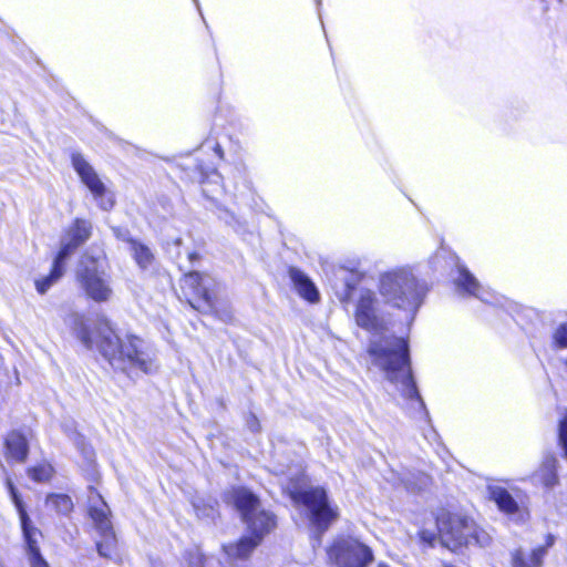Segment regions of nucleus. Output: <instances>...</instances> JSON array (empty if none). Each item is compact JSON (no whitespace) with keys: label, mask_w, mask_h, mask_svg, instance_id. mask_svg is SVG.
Returning a JSON list of instances; mask_svg holds the SVG:
<instances>
[{"label":"nucleus","mask_w":567,"mask_h":567,"mask_svg":"<svg viewBox=\"0 0 567 567\" xmlns=\"http://www.w3.org/2000/svg\"><path fill=\"white\" fill-rule=\"evenodd\" d=\"M553 343L557 349H567V324H560L553 333Z\"/></svg>","instance_id":"a878e982"},{"label":"nucleus","mask_w":567,"mask_h":567,"mask_svg":"<svg viewBox=\"0 0 567 567\" xmlns=\"http://www.w3.org/2000/svg\"><path fill=\"white\" fill-rule=\"evenodd\" d=\"M182 287L194 295V300H189L194 309L217 312L220 284L214 277L208 274L190 271L185 275Z\"/></svg>","instance_id":"1a4fd4ad"},{"label":"nucleus","mask_w":567,"mask_h":567,"mask_svg":"<svg viewBox=\"0 0 567 567\" xmlns=\"http://www.w3.org/2000/svg\"><path fill=\"white\" fill-rule=\"evenodd\" d=\"M444 567H455V566H452V565H444Z\"/></svg>","instance_id":"e433bc0d"},{"label":"nucleus","mask_w":567,"mask_h":567,"mask_svg":"<svg viewBox=\"0 0 567 567\" xmlns=\"http://www.w3.org/2000/svg\"><path fill=\"white\" fill-rule=\"evenodd\" d=\"M188 257L190 260H194V259L198 258V255L196 252H192V254H189Z\"/></svg>","instance_id":"f704fd0d"},{"label":"nucleus","mask_w":567,"mask_h":567,"mask_svg":"<svg viewBox=\"0 0 567 567\" xmlns=\"http://www.w3.org/2000/svg\"><path fill=\"white\" fill-rule=\"evenodd\" d=\"M457 271L455 286L458 292L474 296L484 302H491L487 298L489 292L483 289L477 279L463 265H457Z\"/></svg>","instance_id":"dca6fc26"},{"label":"nucleus","mask_w":567,"mask_h":567,"mask_svg":"<svg viewBox=\"0 0 567 567\" xmlns=\"http://www.w3.org/2000/svg\"><path fill=\"white\" fill-rule=\"evenodd\" d=\"M328 556L338 567H365L373 560L370 547L352 538L336 540Z\"/></svg>","instance_id":"9d476101"},{"label":"nucleus","mask_w":567,"mask_h":567,"mask_svg":"<svg viewBox=\"0 0 567 567\" xmlns=\"http://www.w3.org/2000/svg\"><path fill=\"white\" fill-rule=\"evenodd\" d=\"M91 233L92 225L90 221L75 219L61 239V248L58 256L66 260L79 246L83 245L90 238Z\"/></svg>","instance_id":"ddd939ff"},{"label":"nucleus","mask_w":567,"mask_h":567,"mask_svg":"<svg viewBox=\"0 0 567 567\" xmlns=\"http://www.w3.org/2000/svg\"><path fill=\"white\" fill-rule=\"evenodd\" d=\"M347 287H348V290L346 292V297L341 298L342 302H344L346 300H350L352 298V292H351L352 287L349 284H347Z\"/></svg>","instance_id":"473e14b6"},{"label":"nucleus","mask_w":567,"mask_h":567,"mask_svg":"<svg viewBox=\"0 0 567 567\" xmlns=\"http://www.w3.org/2000/svg\"><path fill=\"white\" fill-rule=\"evenodd\" d=\"M76 280L85 296L97 303L109 302L113 297L112 277L103 255H83L76 269Z\"/></svg>","instance_id":"0eeeda50"},{"label":"nucleus","mask_w":567,"mask_h":567,"mask_svg":"<svg viewBox=\"0 0 567 567\" xmlns=\"http://www.w3.org/2000/svg\"><path fill=\"white\" fill-rule=\"evenodd\" d=\"M65 323L75 332L81 343L92 349L97 346L102 355L116 369L126 373L141 371L143 373H153L158 365L155 359L153 348L143 339L127 334L124 338L118 337L112 329L109 321H105L97 331L99 340L86 326L84 318L80 313H71Z\"/></svg>","instance_id":"f03ea898"},{"label":"nucleus","mask_w":567,"mask_h":567,"mask_svg":"<svg viewBox=\"0 0 567 567\" xmlns=\"http://www.w3.org/2000/svg\"><path fill=\"white\" fill-rule=\"evenodd\" d=\"M298 463H302L301 461H298L296 463H291L289 465H286V468L284 467H279V468H276V474L277 475H285L287 476V482H281V485H284V489L285 492L288 494L287 489H286V486L287 484L289 483L290 478H291V472L289 471V468H295V466L298 464Z\"/></svg>","instance_id":"bb28decb"},{"label":"nucleus","mask_w":567,"mask_h":567,"mask_svg":"<svg viewBox=\"0 0 567 567\" xmlns=\"http://www.w3.org/2000/svg\"><path fill=\"white\" fill-rule=\"evenodd\" d=\"M125 240L128 245L130 254L138 268L142 270L148 269L154 261V255L151 248L134 238H126Z\"/></svg>","instance_id":"aec40b11"},{"label":"nucleus","mask_w":567,"mask_h":567,"mask_svg":"<svg viewBox=\"0 0 567 567\" xmlns=\"http://www.w3.org/2000/svg\"><path fill=\"white\" fill-rule=\"evenodd\" d=\"M89 516L101 539L96 542L100 556L112 558L117 550V538L111 520V509L103 497L93 488L89 495Z\"/></svg>","instance_id":"6e6552de"},{"label":"nucleus","mask_w":567,"mask_h":567,"mask_svg":"<svg viewBox=\"0 0 567 567\" xmlns=\"http://www.w3.org/2000/svg\"><path fill=\"white\" fill-rule=\"evenodd\" d=\"M31 567H49L48 563L40 555L29 557Z\"/></svg>","instance_id":"cd10ccee"},{"label":"nucleus","mask_w":567,"mask_h":567,"mask_svg":"<svg viewBox=\"0 0 567 567\" xmlns=\"http://www.w3.org/2000/svg\"><path fill=\"white\" fill-rule=\"evenodd\" d=\"M353 317L360 328L374 334L368 348L372 363L384 373L389 382L395 385L403 398L423 408L424 403L410 367L408 342L400 337L382 334L386 328V321L373 290L367 288L358 290Z\"/></svg>","instance_id":"f257e3e1"},{"label":"nucleus","mask_w":567,"mask_h":567,"mask_svg":"<svg viewBox=\"0 0 567 567\" xmlns=\"http://www.w3.org/2000/svg\"><path fill=\"white\" fill-rule=\"evenodd\" d=\"M233 501L251 536H245L235 544L225 545L224 550L229 558H246L258 546L264 535L275 528L276 519L271 513L261 507L259 499L248 489H235Z\"/></svg>","instance_id":"7ed1b4c3"},{"label":"nucleus","mask_w":567,"mask_h":567,"mask_svg":"<svg viewBox=\"0 0 567 567\" xmlns=\"http://www.w3.org/2000/svg\"><path fill=\"white\" fill-rule=\"evenodd\" d=\"M420 537L423 542L429 543L430 545H433L434 540L436 539L435 534L429 530H422L420 533Z\"/></svg>","instance_id":"c756f323"},{"label":"nucleus","mask_w":567,"mask_h":567,"mask_svg":"<svg viewBox=\"0 0 567 567\" xmlns=\"http://www.w3.org/2000/svg\"><path fill=\"white\" fill-rule=\"evenodd\" d=\"M487 489L489 498L496 503L501 512L519 522H525L528 518V511L524 503L526 495L522 494L519 489L515 491L516 497L498 484H489Z\"/></svg>","instance_id":"f8f14e48"},{"label":"nucleus","mask_w":567,"mask_h":567,"mask_svg":"<svg viewBox=\"0 0 567 567\" xmlns=\"http://www.w3.org/2000/svg\"><path fill=\"white\" fill-rule=\"evenodd\" d=\"M30 478L38 483L48 482L53 475V467L48 463H41L28 471Z\"/></svg>","instance_id":"b1692460"},{"label":"nucleus","mask_w":567,"mask_h":567,"mask_svg":"<svg viewBox=\"0 0 567 567\" xmlns=\"http://www.w3.org/2000/svg\"><path fill=\"white\" fill-rule=\"evenodd\" d=\"M436 525L442 545L451 550L470 545L485 548L492 543L488 533L478 528L473 519L461 514L442 511L436 517Z\"/></svg>","instance_id":"423d86ee"},{"label":"nucleus","mask_w":567,"mask_h":567,"mask_svg":"<svg viewBox=\"0 0 567 567\" xmlns=\"http://www.w3.org/2000/svg\"><path fill=\"white\" fill-rule=\"evenodd\" d=\"M530 480L534 484H540L545 488H554L559 484L557 474V460L553 455L544 456L539 467L533 473Z\"/></svg>","instance_id":"a211bd4d"},{"label":"nucleus","mask_w":567,"mask_h":567,"mask_svg":"<svg viewBox=\"0 0 567 567\" xmlns=\"http://www.w3.org/2000/svg\"><path fill=\"white\" fill-rule=\"evenodd\" d=\"M182 567H204V557L198 550L185 553Z\"/></svg>","instance_id":"393cba45"},{"label":"nucleus","mask_w":567,"mask_h":567,"mask_svg":"<svg viewBox=\"0 0 567 567\" xmlns=\"http://www.w3.org/2000/svg\"><path fill=\"white\" fill-rule=\"evenodd\" d=\"M558 425L567 426V412L565 413L564 419L559 422Z\"/></svg>","instance_id":"72a5a7b5"},{"label":"nucleus","mask_w":567,"mask_h":567,"mask_svg":"<svg viewBox=\"0 0 567 567\" xmlns=\"http://www.w3.org/2000/svg\"><path fill=\"white\" fill-rule=\"evenodd\" d=\"M71 163L82 183L90 189L94 198L97 200L99 206L104 210L111 209L114 205L113 195L106 190L93 166L79 152H73L71 154Z\"/></svg>","instance_id":"9b49d317"},{"label":"nucleus","mask_w":567,"mask_h":567,"mask_svg":"<svg viewBox=\"0 0 567 567\" xmlns=\"http://www.w3.org/2000/svg\"><path fill=\"white\" fill-rule=\"evenodd\" d=\"M65 259L60 258V256L56 255L51 272L48 276L35 280V289L40 295H44L63 276L65 271Z\"/></svg>","instance_id":"412c9836"},{"label":"nucleus","mask_w":567,"mask_h":567,"mask_svg":"<svg viewBox=\"0 0 567 567\" xmlns=\"http://www.w3.org/2000/svg\"><path fill=\"white\" fill-rule=\"evenodd\" d=\"M219 218L224 219L225 223L229 225H231L233 221L235 220V216L230 214L228 210H223L221 214L219 215Z\"/></svg>","instance_id":"7c9ffc66"},{"label":"nucleus","mask_w":567,"mask_h":567,"mask_svg":"<svg viewBox=\"0 0 567 567\" xmlns=\"http://www.w3.org/2000/svg\"><path fill=\"white\" fill-rule=\"evenodd\" d=\"M223 177L217 171L210 172L205 179L202 181L203 194L208 198H214L216 194L223 192Z\"/></svg>","instance_id":"4be33fe9"},{"label":"nucleus","mask_w":567,"mask_h":567,"mask_svg":"<svg viewBox=\"0 0 567 567\" xmlns=\"http://www.w3.org/2000/svg\"><path fill=\"white\" fill-rule=\"evenodd\" d=\"M377 567H391V566H389V565H388V564H385V563H380V564H378V566H377Z\"/></svg>","instance_id":"c9c22d12"},{"label":"nucleus","mask_w":567,"mask_h":567,"mask_svg":"<svg viewBox=\"0 0 567 567\" xmlns=\"http://www.w3.org/2000/svg\"><path fill=\"white\" fill-rule=\"evenodd\" d=\"M378 290L384 303L414 319L427 292L426 285L409 268H396L380 275Z\"/></svg>","instance_id":"20e7f679"},{"label":"nucleus","mask_w":567,"mask_h":567,"mask_svg":"<svg viewBox=\"0 0 567 567\" xmlns=\"http://www.w3.org/2000/svg\"><path fill=\"white\" fill-rule=\"evenodd\" d=\"M47 506L60 514H69L73 508V503L68 495L52 494L47 497Z\"/></svg>","instance_id":"5701e85b"},{"label":"nucleus","mask_w":567,"mask_h":567,"mask_svg":"<svg viewBox=\"0 0 567 567\" xmlns=\"http://www.w3.org/2000/svg\"><path fill=\"white\" fill-rule=\"evenodd\" d=\"M6 454L17 462H24L28 455V437L18 429L10 430L4 436Z\"/></svg>","instance_id":"6ab92c4d"},{"label":"nucleus","mask_w":567,"mask_h":567,"mask_svg":"<svg viewBox=\"0 0 567 567\" xmlns=\"http://www.w3.org/2000/svg\"><path fill=\"white\" fill-rule=\"evenodd\" d=\"M565 365L567 367V359L565 360Z\"/></svg>","instance_id":"4c0bfd02"},{"label":"nucleus","mask_w":567,"mask_h":567,"mask_svg":"<svg viewBox=\"0 0 567 567\" xmlns=\"http://www.w3.org/2000/svg\"><path fill=\"white\" fill-rule=\"evenodd\" d=\"M559 444L564 450L565 457H567V427H559Z\"/></svg>","instance_id":"c85d7f7f"},{"label":"nucleus","mask_w":567,"mask_h":567,"mask_svg":"<svg viewBox=\"0 0 567 567\" xmlns=\"http://www.w3.org/2000/svg\"><path fill=\"white\" fill-rule=\"evenodd\" d=\"M555 537L547 535L544 545L534 548L530 553L517 548L511 553L512 567H542L548 549L554 545Z\"/></svg>","instance_id":"2eb2a0df"},{"label":"nucleus","mask_w":567,"mask_h":567,"mask_svg":"<svg viewBox=\"0 0 567 567\" xmlns=\"http://www.w3.org/2000/svg\"><path fill=\"white\" fill-rule=\"evenodd\" d=\"M7 485L12 502L14 503V506L19 513L23 536L28 546L29 557L40 555V549L37 545V536L39 534V530L32 525L31 519L28 516L25 508L23 506L22 499L20 498L16 487L13 486L10 480L7 481Z\"/></svg>","instance_id":"4468645a"},{"label":"nucleus","mask_w":567,"mask_h":567,"mask_svg":"<svg viewBox=\"0 0 567 567\" xmlns=\"http://www.w3.org/2000/svg\"><path fill=\"white\" fill-rule=\"evenodd\" d=\"M291 478L286 486L288 495L295 505H303L309 512L311 523L321 532L337 519L338 509L328 501L327 493L321 487H308L303 475V464L298 463L295 468H289Z\"/></svg>","instance_id":"39448f33"},{"label":"nucleus","mask_w":567,"mask_h":567,"mask_svg":"<svg viewBox=\"0 0 567 567\" xmlns=\"http://www.w3.org/2000/svg\"><path fill=\"white\" fill-rule=\"evenodd\" d=\"M289 278L297 293L310 303H317L320 300V293L313 281L300 269L289 268Z\"/></svg>","instance_id":"f3484780"},{"label":"nucleus","mask_w":567,"mask_h":567,"mask_svg":"<svg viewBox=\"0 0 567 567\" xmlns=\"http://www.w3.org/2000/svg\"><path fill=\"white\" fill-rule=\"evenodd\" d=\"M113 231H114V235L118 239H121V240H123L125 243H126V240H125L126 238H132L126 230H122L120 228H114Z\"/></svg>","instance_id":"2f4dec72"}]
</instances>
